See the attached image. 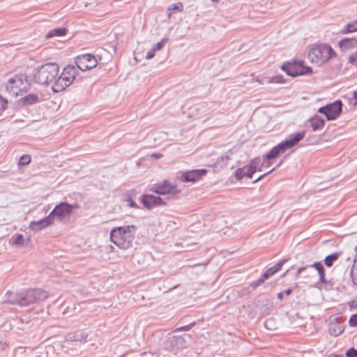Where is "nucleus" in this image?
<instances>
[{
    "instance_id": "46",
    "label": "nucleus",
    "mask_w": 357,
    "mask_h": 357,
    "mask_svg": "<svg viewBox=\"0 0 357 357\" xmlns=\"http://www.w3.org/2000/svg\"><path fill=\"white\" fill-rule=\"evenodd\" d=\"M263 159H265V162H264V166H265L266 167H269L271 165V160L266 159V155L264 157Z\"/></svg>"
},
{
    "instance_id": "53",
    "label": "nucleus",
    "mask_w": 357,
    "mask_h": 357,
    "mask_svg": "<svg viewBox=\"0 0 357 357\" xmlns=\"http://www.w3.org/2000/svg\"><path fill=\"white\" fill-rule=\"evenodd\" d=\"M272 321V319H267L266 321H265V326L266 327H268V324Z\"/></svg>"
},
{
    "instance_id": "54",
    "label": "nucleus",
    "mask_w": 357,
    "mask_h": 357,
    "mask_svg": "<svg viewBox=\"0 0 357 357\" xmlns=\"http://www.w3.org/2000/svg\"><path fill=\"white\" fill-rule=\"evenodd\" d=\"M171 15H172V13H171V12H169V13L167 14L168 17H170Z\"/></svg>"
},
{
    "instance_id": "55",
    "label": "nucleus",
    "mask_w": 357,
    "mask_h": 357,
    "mask_svg": "<svg viewBox=\"0 0 357 357\" xmlns=\"http://www.w3.org/2000/svg\"><path fill=\"white\" fill-rule=\"evenodd\" d=\"M211 1H213V2L218 1V0H211Z\"/></svg>"
},
{
    "instance_id": "24",
    "label": "nucleus",
    "mask_w": 357,
    "mask_h": 357,
    "mask_svg": "<svg viewBox=\"0 0 357 357\" xmlns=\"http://www.w3.org/2000/svg\"><path fill=\"white\" fill-rule=\"evenodd\" d=\"M39 101V97L36 94L29 93L21 99L23 105H32Z\"/></svg>"
},
{
    "instance_id": "11",
    "label": "nucleus",
    "mask_w": 357,
    "mask_h": 357,
    "mask_svg": "<svg viewBox=\"0 0 357 357\" xmlns=\"http://www.w3.org/2000/svg\"><path fill=\"white\" fill-rule=\"evenodd\" d=\"M97 63L98 61L91 54L79 55L75 59V64L77 67L82 71L96 67Z\"/></svg>"
},
{
    "instance_id": "25",
    "label": "nucleus",
    "mask_w": 357,
    "mask_h": 357,
    "mask_svg": "<svg viewBox=\"0 0 357 357\" xmlns=\"http://www.w3.org/2000/svg\"><path fill=\"white\" fill-rule=\"evenodd\" d=\"M67 29L66 28H56L50 31L47 35L46 38H50L54 36H62L66 35Z\"/></svg>"
},
{
    "instance_id": "32",
    "label": "nucleus",
    "mask_w": 357,
    "mask_h": 357,
    "mask_svg": "<svg viewBox=\"0 0 357 357\" xmlns=\"http://www.w3.org/2000/svg\"><path fill=\"white\" fill-rule=\"evenodd\" d=\"M244 172L245 174L246 177L252 178L253 174L255 172L250 167V165L248 164L243 167Z\"/></svg>"
},
{
    "instance_id": "4",
    "label": "nucleus",
    "mask_w": 357,
    "mask_h": 357,
    "mask_svg": "<svg viewBox=\"0 0 357 357\" xmlns=\"http://www.w3.org/2000/svg\"><path fill=\"white\" fill-rule=\"evenodd\" d=\"M77 74V70L75 66L69 65L65 67L60 75H58L56 82L52 86V91L54 93L63 91L75 80Z\"/></svg>"
},
{
    "instance_id": "41",
    "label": "nucleus",
    "mask_w": 357,
    "mask_h": 357,
    "mask_svg": "<svg viewBox=\"0 0 357 357\" xmlns=\"http://www.w3.org/2000/svg\"><path fill=\"white\" fill-rule=\"evenodd\" d=\"M193 325H194V324H190L187 325V326H182V327L177 328L175 330V331L176 332H178V331H189Z\"/></svg>"
},
{
    "instance_id": "6",
    "label": "nucleus",
    "mask_w": 357,
    "mask_h": 357,
    "mask_svg": "<svg viewBox=\"0 0 357 357\" xmlns=\"http://www.w3.org/2000/svg\"><path fill=\"white\" fill-rule=\"evenodd\" d=\"M6 87L9 93L15 96L21 94L22 91H26L29 87L26 75L20 73L10 77Z\"/></svg>"
},
{
    "instance_id": "44",
    "label": "nucleus",
    "mask_w": 357,
    "mask_h": 357,
    "mask_svg": "<svg viewBox=\"0 0 357 357\" xmlns=\"http://www.w3.org/2000/svg\"><path fill=\"white\" fill-rule=\"evenodd\" d=\"M128 202H129V206L132 208H137V204L135 202L132 201L131 199H128Z\"/></svg>"
},
{
    "instance_id": "30",
    "label": "nucleus",
    "mask_w": 357,
    "mask_h": 357,
    "mask_svg": "<svg viewBox=\"0 0 357 357\" xmlns=\"http://www.w3.org/2000/svg\"><path fill=\"white\" fill-rule=\"evenodd\" d=\"M31 162V157L29 155H23L19 161V165H26Z\"/></svg>"
},
{
    "instance_id": "9",
    "label": "nucleus",
    "mask_w": 357,
    "mask_h": 357,
    "mask_svg": "<svg viewBox=\"0 0 357 357\" xmlns=\"http://www.w3.org/2000/svg\"><path fill=\"white\" fill-rule=\"evenodd\" d=\"M342 103L340 100H335L333 103L328 104L318 109V112L324 114L328 121L336 119L341 114Z\"/></svg>"
},
{
    "instance_id": "20",
    "label": "nucleus",
    "mask_w": 357,
    "mask_h": 357,
    "mask_svg": "<svg viewBox=\"0 0 357 357\" xmlns=\"http://www.w3.org/2000/svg\"><path fill=\"white\" fill-rule=\"evenodd\" d=\"M310 126L314 131L321 129L325 124V120L318 115H314L310 119Z\"/></svg>"
},
{
    "instance_id": "19",
    "label": "nucleus",
    "mask_w": 357,
    "mask_h": 357,
    "mask_svg": "<svg viewBox=\"0 0 357 357\" xmlns=\"http://www.w3.org/2000/svg\"><path fill=\"white\" fill-rule=\"evenodd\" d=\"M87 337V334L82 331L68 333L66 335V340L68 342H82Z\"/></svg>"
},
{
    "instance_id": "36",
    "label": "nucleus",
    "mask_w": 357,
    "mask_h": 357,
    "mask_svg": "<svg viewBox=\"0 0 357 357\" xmlns=\"http://www.w3.org/2000/svg\"><path fill=\"white\" fill-rule=\"evenodd\" d=\"M24 241V236L22 234L17 235L13 241V243L15 245H22Z\"/></svg>"
},
{
    "instance_id": "15",
    "label": "nucleus",
    "mask_w": 357,
    "mask_h": 357,
    "mask_svg": "<svg viewBox=\"0 0 357 357\" xmlns=\"http://www.w3.org/2000/svg\"><path fill=\"white\" fill-rule=\"evenodd\" d=\"M207 171L204 169H195L185 172L181 174L179 179L183 182H195L200 179L204 175L206 174Z\"/></svg>"
},
{
    "instance_id": "28",
    "label": "nucleus",
    "mask_w": 357,
    "mask_h": 357,
    "mask_svg": "<svg viewBox=\"0 0 357 357\" xmlns=\"http://www.w3.org/2000/svg\"><path fill=\"white\" fill-rule=\"evenodd\" d=\"M356 250L357 251V246L356 248ZM350 274L352 278L353 283L357 285V259L354 260V264L353 265V267L351 268Z\"/></svg>"
},
{
    "instance_id": "34",
    "label": "nucleus",
    "mask_w": 357,
    "mask_h": 357,
    "mask_svg": "<svg viewBox=\"0 0 357 357\" xmlns=\"http://www.w3.org/2000/svg\"><path fill=\"white\" fill-rule=\"evenodd\" d=\"M245 176L243 168H238L235 172V177L237 180L242 179Z\"/></svg>"
},
{
    "instance_id": "35",
    "label": "nucleus",
    "mask_w": 357,
    "mask_h": 357,
    "mask_svg": "<svg viewBox=\"0 0 357 357\" xmlns=\"http://www.w3.org/2000/svg\"><path fill=\"white\" fill-rule=\"evenodd\" d=\"M8 104V101L6 99L3 98L0 96V114L4 111L6 108Z\"/></svg>"
},
{
    "instance_id": "26",
    "label": "nucleus",
    "mask_w": 357,
    "mask_h": 357,
    "mask_svg": "<svg viewBox=\"0 0 357 357\" xmlns=\"http://www.w3.org/2000/svg\"><path fill=\"white\" fill-rule=\"evenodd\" d=\"M340 254L338 252L333 253L331 255H329L326 256L324 259V264L328 267H331L334 263L335 261H336Z\"/></svg>"
},
{
    "instance_id": "43",
    "label": "nucleus",
    "mask_w": 357,
    "mask_h": 357,
    "mask_svg": "<svg viewBox=\"0 0 357 357\" xmlns=\"http://www.w3.org/2000/svg\"><path fill=\"white\" fill-rule=\"evenodd\" d=\"M349 61L351 63H354L357 61V51L354 54L350 55Z\"/></svg>"
},
{
    "instance_id": "22",
    "label": "nucleus",
    "mask_w": 357,
    "mask_h": 357,
    "mask_svg": "<svg viewBox=\"0 0 357 357\" xmlns=\"http://www.w3.org/2000/svg\"><path fill=\"white\" fill-rule=\"evenodd\" d=\"M169 342L172 347H183L185 344V340L181 336H172L169 338Z\"/></svg>"
},
{
    "instance_id": "33",
    "label": "nucleus",
    "mask_w": 357,
    "mask_h": 357,
    "mask_svg": "<svg viewBox=\"0 0 357 357\" xmlns=\"http://www.w3.org/2000/svg\"><path fill=\"white\" fill-rule=\"evenodd\" d=\"M183 9V4L181 3H177L176 4H173L168 8V10L175 11H181Z\"/></svg>"
},
{
    "instance_id": "56",
    "label": "nucleus",
    "mask_w": 357,
    "mask_h": 357,
    "mask_svg": "<svg viewBox=\"0 0 357 357\" xmlns=\"http://www.w3.org/2000/svg\"><path fill=\"white\" fill-rule=\"evenodd\" d=\"M287 272H289V270H287V272L284 274V275H285Z\"/></svg>"
},
{
    "instance_id": "12",
    "label": "nucleus",
    "mask_w": 357,
    "mask_h": 357,
    "mask_svg": "<svg viewBox=\"0 0 357 357\" xmlns=\"http://www.w3.org/2000/svg\"><path fill=\"white\" fill-rule=\"evenodd\" d=\"M288 260L289 259H283L278 263H277L275 266L268 268L266 271L261 276L260 278H259L257 280L252 283L251 286L253 287H257L261 284L266 280H267L273 274L279 271L281 269L282 266L284 265V264H285Z\"/></svg>"
},
{
    "instance_id": "3",
    "label": "nucleus",
    "mask_w": 357,
    "mask_h": 357,
    "mask_svg": "<svg viewBox=\"0 0 357 357\" xmlns=\"http://www.w3.org/2000/svg\"><path fill=\"white\" fill-rule=\"evenodd\" d=\"M59 73V66L56 63H47L35 68L33 76L36 83L52 86L58 79Z\"/></svg>"
},
{
    "instance_id": "7",
    "label": "nucleus",
    "mask_w": 357,
    "mask_h": 357,
    "mask_svg": "<svg viewBox=\"0 0 357 357\" xmlns=\"http://www.w3.org/2000/svg\"><path fill=\"white\" fill-rule=\"evenodd\" d=\"M334 56H335V51L327 44L314 46L308 52V57L312 62L321 61L322 63H326Z\"/></svg>"
},
{
    "instance_id": "38",
    "label": "nucleus",
    "mask_w": 357,
    "mask_h": 357,
    "mask_svg": "<svg viewBox=\"0 0 357 357\" xmlns=\"http://www.w3.org/2000/svg\"><path fill=\"white\" fill-rule=\"evenodd\" d=\"M167 38H163L161 41L158 42L155 46L154 47L155 50L156 51H158L160 50H161L163 46L165 45V43L167 41Z\"/></svg>"
},
{
    "instance_id": "23",
    "label": "nucleus",
    "mask_w": 357,
    "mask_h": 357,
    "mask_svg": "<svg viewBox=\"0 0 357 357\" xmlns=\"http://www.w3.org/2000/svg\"><path fill=\"white\" fill-rule=\"evenodd\" d=\"M265 162V159H261L259 157L255 158L253 160H252L249 165H250L251 168L256 172L257 170L261 171V167H264Z\"/></svg>"
},
{
    "instance_id": "14",
    "label": "nucleus",
    "mask_w": 357,
    "mask_h": 357,
    "mask_svg": "<svg viewBox=\"0 0 357 357\" xmlns=\"http://www.w3.org/2000/svg\"><path fill=\"white\" fill-rule=\"evenodd\" d=\"M313 268H315L317 271L318 273H319V281L321 283L326 284V278H325L324 267L323 264H321V262H319V261L314 262L313 264L310 265V266H302V267L298 268V270H297V273L296 274V277L298 278V275L300 274H301L302 273H303L304 271H308V270L312 269Z\"/></svg>"
},
{
    "instance_id": "50",
    "label": "nucleus",
    "mask_w": 357,
    "mask_h": 357,
    "mask_svg": "<svg viewBox=\"0 0 357 357\" xmlns=\"http://www.w3.org/2000/svg\"><path fill=\"white\" fill-rule=\"evenodd\" d=\"M283 295H284V294H283V293H282V292H280V293H278V294L277 297H278V299H280V300H282V298H283Z\"/></svg>"
},
{
    "instance_id": "40",
    "label": "nucleus",
    "mask_w": 357,
    "mask_h": 357,
    "mask_svg": "<svg viewBox=\"0 0 357 357\" xmlns=\"http://www.w3.org/2000/svg\"><path fill=\"white\" fill-rule=\"evenodd\" d=\"M349 322L351 326H357V313L350 317Z\"/></svg>"
},
{
    "instance_id": "37",
    "label": "nucleus",
    "mask_w": 357,
    "mask_h": 357,
    "mask_svg": "<svg viewBox=\"0 0 357 357\" xmlns=\"http://www.w3.org/2000/svg\"><path fill=\"white\" fill-rule=\"evenodd\" d=\"M283 160H280V162L277 165V166L275 167H273V169H271L270 171H268V172L261 175L259 177H258L256 180L254 181V183L261 180L262 178H264V176H266V175H268V174H270L271 172H272L273 171H274L275 169V168L278 167L279 166L281 165V164L282 163Z\"/></svg>"
},
{
    "instance_id": "31",
    "label": "nucleus",
    "mask_w": 357,
    "mask_h": 357,
    "mask_svg": "<svg viewBox=\"0 0 357 357\" xmlns=\"http://www.w3.org/2000/svg\"><path fill=\"white\" fill-rule=\"evenodd\" d=\"M228 160L229 157L227 155H222L217 159L216 165L225 166Z\"/></svg>"
},
{
    "instance_id": "42",
    "label": "nucleus",
    "mask_w": 357,
    "mask_h": 357,
    "mask_svg": "<svg viewBox=\"0 0 357 357\" xmlns=\"http://www.w3.org/2000/svg\"><path fill=\"white\" fill-rule=\"evenodd\" d=\"M155 52L156 50H155V48H152L151 50H150L146 55V59H152L154 56H155Z\"/></svg>"
},
{
    "instance_id": "39",
    "label": "nucleus",
    "mask_w": 357,
    "mask_h": 357,
    "mask_svg": "<svg viewBox=\"0 0 357 357\" xmlns=\"http://www.w3.org/2000/svg\"><path fill=\"white\" fill-rule=\"evenodd\" d=\"M347 357H357V350L354 348H350L346 352Z\"/></svg>"
},
{
    "instance_id": "1",
    "label": "nucleus",
    "mask_w": 357,
    "mask_h": 357,
    "mask_svg": "<svg viewBox=\"0 0 357 357\" xmlns=\"http://www.w3.org/2000/svg\"><path fill=\"white\" fill-rule=\"evenodd\" d=\"M47 297L48 294L40 289H28L14 296L11 294L6 300V303L23 307L43 301Z\"/></svg>"
},
{
    "instance_id": "5",
    "label": "nucleus",
    "mask_w": 357,
    "mask_h": 357,
    "mask_svg": "<svg viewBox=\"0 0 357 357\" xmlns=\"http://www.w3.org/2000/svg\"><path fill=\"white\" fill-rule=\"evenodd\" d=\"M305 132L302 131L292 135L289 139H286L274 146L266 155V159L272 160L278 157L282 153H284L287 149H290L296 145L305 137Z\"/></svg>"
},
{
    "instance_id": "8",
    "label": "nucleus",
    "mask_w": 357,
    "mask_h": 357,
    "mask_svg": "<svg viewBox=\"0 0 357 357\" xmlns=\"http://www.w3.org/2000/svg\"><path fill=\"white\" fill-rule=\"evenodd\" d=\"M282 69L287 73L288 75L296 77L298 75H310L312 69L310 67L304 66L303 61H296L292 63L283 64Z\"/></svg>"
},
{
    "instance_id": "49",
    "label": "nucleus",
    "mask_w": 357,
    "mask_h": 357,
    "mask_svg": "<svg viewBox=\"0 0 357 357\" xmlns=\"http://www.w3.org/2000/svg\"><path fill=\"white\" fill-rule=\"evenodd\" d=\"M310 272H312V269H310L308 271H304L303 273H305V277H308L310 276Z\"/></svg>"
},
{
    "instance_id": "29",
    "label": "nucleus",
    "mask_w": 357,
    "mask_h": 357,
    "mask_svg": "<svg viewBox=\"0 0 357 357\" xmlns=\"http://www.w3.org/2000/svg\"><path fill=\"white\" fill-rule=\"evenodd\" d=\"M268 83L280 84L284 83V80L282 75H275L270 78H267Z\"/></svg>"
},
{
    "instance_id": "21",
    "label": "nucleus",
    "mask_w": 357,
    "mask_h": 357,
    "mask_svg": "<svg viewBox=\"0 0 357 357\" xmlns=\"http://www.w3.org/2000/svg\"><path fill=\"white\" fill-rule=\"evenodd\" d=\"M356 43V39L347 38L339 41L338 45L342 50H347L355 46Z\"/></svg>"
},
{
    "instance_id": "45",
    "label": "nucleus",
    "mask_w": 357,
    "mask_h": 357,
    "mask_svg": "<svg viewBox=\"0 0 357 357\" xmlns=\"http://www.w3.org/2000/svg\"><path fill=\"white\" fill-rule=\"evenodd\" d=\"M139 357H155V355L151 353H144L142 354Z\"/></svg>"
},
{
    "instance_id": "10",
    "label": "nucleus",
    "mask_w": 357,
    "mask_h": 357,
    "mask_svg": "<svg viewBox=\"0 0 357 357\" xmlns=\"http://www.w3.org/2000/svg\"><path fill=\"white\" fill-rule=\"evenodd\" d=\"M77 207V205L70 204L67 202H61L54 207V208L50 213V215H51L53 220H54L55 217L62 220L66 216L70 215L73 210Z\"/></svg>"
},
{
    "instance_id": "17",
    "label": "nucleus",
    "mask_w": 357,
    "mask_h": 357,
    "mask_svg": "<svg viewBox=\"0 0 357 357\" xmlns=\"http://www.w3.org/2000/svg\"><path fill=\"white\" fill-rule=\"evenodd\" d=\"M54 220L51 215H48L45 218H43L38 221H32L29 225V228L32 231H38L41 229L50 226L53 223Z\"/></svg>"
},
{
    "instance_id": "18",
    "label": "nucleus",
    "mask_w": 357,
    "mask_h": 357,
    "mask_svg": "<svg viewBox=\"0 0 357 357\" xmlns=\"http://www.w3.org/2000/svg\"><path fill=\"white\" fill-rule=\"evenodd\" d=\"M344 326L339 321H331L329 324V333L331 335L338 336L344 331Z\"/></svg>"
},
{
    "instance_id": "47",
    "label": "nucleus",
    "mask_w": 357,
    "mask_h": 357,
    "mask_svg": "<svg viewBox=\"0 0 357 357\" xmlns=\"http://www.w3.org/2000/svg\"><path fill=\"white\" fill-rule=\"evenodd\" d=\"M162 156L163 155L161 153H153V154L151 155V157L154 158L155 159L161 158Z\"/></svg>"
},
{
    "instance_id": "2",
    "label": "nucleus",
    "mask_w": 357,
    "mask_h": 357,
    "mask_svg": "<svg viewBox=\"0 0 357 357\" xmlns=\"http://www.w3.org/2000/svg\"><path fill=\"white\" fill-rule=\"evenodd\" d=\"M136 227L134 225H125L113 228L110 231V240L123 250L132 247L135 238Z\"/></svg>"
},
{
    "instance_id": "13",
    "label": "nucleus",
    "mask_w": 357,
    "mask_h": 357,
    "mask_svg": "<svg viewBox=\"0 0 357 357\" xmlns=\"http://www.w3.org/2000/svg\"><path fill=\"white\" fill-rule=\"evenodd\" d=\"M151 190L158 195H172V196L176 195L179 191L167 181H165L162 183L155 184L151 188Z\"/></svg>"
},
{
    "instance_id": "16",
    "label": "nucleus",
    "mask_w": 357,
    "mask_h": 357,
    "mask_svg": "<svg viewBox=\"0 0 357 357\" xmlns=\"http://www.w3.org/2000/svg\"><path fill=\"white\" fill-rule=\"evenodd\" d=\"M142 202L144 206L149 209L156 206L165 204L160 197L153 195H144L142 197Z\"/></svg>"
},
{
    "instance_id": "51",
    "label": "nucleus",
    "mask_w": 357,
    "mask_h": 357,
    "mask_svg": "<svg viewBox=\"0 0 357 357\" xmlns=\"http://www.w3.org/2000/svg\"><path fill=\"white\" fill-rule=\"evenodd\" d=\"M292 291V289L291 288L287 289L285 291H284V294L287 295V296H289L291 294Z\"/></svg>"
},
{
    "instance_id": "27",
    "label": "nucleus",
    "mask_w": 357,
    "mask_h": 357,
    "mask_svg": "<svg viewBox=\"0 0 357 357\" xmlns=\"http://www.w3.org/2000/svg\"><path fill=\"white\" fill-rule=\"evenodd\" d=\"M357 31V20L353 22L347 24L345 28L342 31V33H348Z\"/></svg>"
},
{
    "instance_id": "52",
    "label": "nucleus",
    "mask_w": 357,
    "mask_h": 357,
    "mask_svg": "<svg viewBox=\"0 0 357 357\" xmlns=\"http://www.w3.org/2000/svg\"><path fill=\"white\" fill-rule=\"evenodd\" d=\"M252 81L253 82H257V83H258L259 84H262L261 81V80H259V79H255L254 78H252Z\"/></svg>"
},
{
    "instance_id": "48",
    "label": "nucleus",
    "mask_w": 357,
    "mask_h": 357,
    "mask_svg": "<svg viewBox=\"0 0 357 357\" xmlns=\"http://www.w3.org/2000/svg\"><path fill=\"white\" fill-rule=\"evenodd\" d=\"M353 98H354V99L355 100L354 105H357V91H354L353 93Z\"/></svg>"
}]
</instances>
